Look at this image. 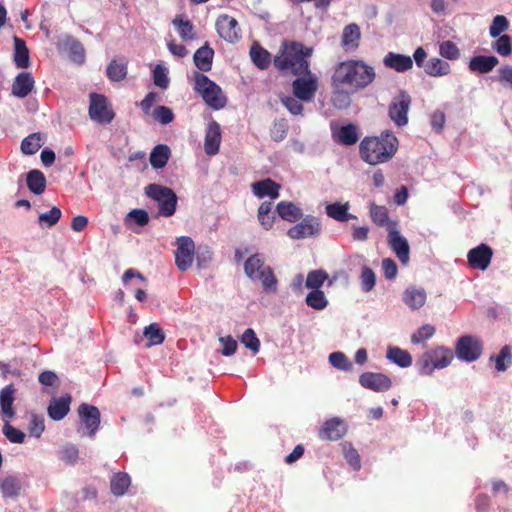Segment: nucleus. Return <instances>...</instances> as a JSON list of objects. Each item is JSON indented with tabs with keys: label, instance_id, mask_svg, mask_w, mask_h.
<instances>
[{
	"label": "nucleus",
	"instance_id": "1",
	"mask_svg": "<svg viewBox=\"0 0 512 512\" xmlns=\"http://www.w3.org/2000/svg\"><path fill=\"white\" fill-rule=\"evenodd\" d=\"M375 69L363 60H346L337 64L332 75L333 84L357 92L368 87L375 79Z\"/></svg>",
	"mask_w": 512,
	"mask_h": 512
},
{
	"label": "nucleus",
	"instance_id": "2",
	"mask_svg": "<svg viewBox=\"0 0 512 512\" xmlns=\"http://www.w3.org/2000/svg\"><path fill=\"white\" fill-rule=\"evenodd\" d=\"M398 139L389 131H384L380 136L364 137L359 145L361 159L370 164L386 163L398 150Z\"/></svg>",
	"mask_w": 512,
	"mask_h": 512
},
{
	"label": "nucleus",
	"instance_id": "3",
	"mask_svg": "<svg viewBox=\"0 0 512 512\" xmlns=\"http://www.w3.org/2000/svg\"><path fill=\"white\" fill-rule=\"evenodd\" d=\"M244 272L249 279L260 281L266 293H275L277 291V278L273 269L265 265L261 254H253L245 261Z\"/></svg>",
	"mask_w": 512,
	"mask_h": 512
},
{
	"label": "nucleus",
	"instance_id": "4",
	"mask_svg": "<svg viewBox=\"0 0 512 512\" xmlns=\"http://www.w3.org/2000/svg\"><path fill=\"white\" fill-rule=\"evenodd\" d=\"M194 90L214 110H220L227 104V97L221 87L201 72L194 73Z\"/></svg>",
	"mask_w": 512,
	"mask_h": 512
},
{
	"label": "nucleus",
	"instance_id": "5",
	"mask_svg": "<svg viewBox=\"0 0 512 512\" xmlns=\"http://www.w3.org/2000/svg\"><path fill=\"white\" fill-rule=\"evenodd\" d=\"M453 359L454 353L450 348L438 346L425 351L417 360V366L421 374L431 375L434 370L450 365Z\"/></svg>",
	"mask_w": 512,
	"mask_h": 512
},
{
	"label": "nucleus",
	"instance_id": "6",
	"mask_svg": "<svg viewBox=\"0 0 512 512\" xmlns=\"http://www.w3.org/2000/svg\"><path fill=\"white\" fill-rule=\"evenodd\" d=\"M146 195L158 203V215L163 217H171L177 208V195L169 187L159 184H149L145 187Z\"/></svg>",
	"mask_w": 512,
	"mask_h": 512
},
{
	"label": "nucleus",
	"instance_id": "7",
	"mask_svg": "<svg viewBox=\"0 0 512 512\" xmlns=\"http://www.w3.org/2000/svg\"><path fill=\"white\" fill-rule=\"evenodd\" d=\"M274 66L283 72H291L299 77L311 74L309 63L302 53L284 50L274 58Z\"/></svg>",
	"mask_w": 512,
	"mask_h": 512
},
{
	"label": "nucleus",
	"instance_id": "8",
	"mask_svg": "<svg viewBox=\"0 0 512 512\" xmlns=\"http://www.w3.org/2000/svg\"><path fill=\"white\" fill-rule=\"evenodd\" d=\"M483 352V343L471 335L461 336L455 345L456 356L465 362L476 361Z\"/></svg>",
	"mask_w": 512,
	"mask_h": 512
},
{
	"label": "nucleus",
	"instance_id": "9",
	"mask_svg": "<svg viewBox=\"0 0 512 512\" xmlns=\"http://www.w3.org/2000/svg\"><path fill=\"white\" fill-rule=\"evenodd\" d=\"M89 104V116L98 123L108 124L114 118L113 110L108 106L107 98L102 94L91 93Z\"/></svg>",
	"mask_w": 512,
	"mask_h": 512
},
{
	"label": "nucleus",
	"instance_id": "10",
	"mask_svg": "<svg viewBox=\"0 0 512 512\" xmlns=\"http://www.w3.org/2000/svg\"><path fill=\"white\" fill-rule=\"evenodd\" d=\"M410 95L402 90L400 93L393 98L389 106V117L398 126H404L408 123V111L411 105Z\"/></svg>",
	"mask_w": 512,
	"mask_h": 512
},
{
	"label": "nucleus",
	"instance_id": "11",
	"mask_svg": "<svg viewBox=\"0 0 512 512\" xmlns=\"http://www.w3.org/2000/svg\"><path fill=\"white\" fill-rule=\"evenodd\" d=\"M294 96L302 102H311L318 90V80L313 74L297 77L292 82Z\"/></svg>",
	"mask_w": 512,
	"mask_h": 512
},
{
	"label": "nucleus",
	"instance_id": "12",
	"mask_svg": "<svg viewBox=\"0 0 512 512\" xmlns=\"http://www.w3.org/2000/svg\"><path fill=\"white\" fill-rule=\"evenodd\" d=\"M195 244L192 238L181 236L177 238L175 264L180 271H187L193 263Z\"/></svg>",
	"mask_w": 512,
	"mask_h": 512
},
{
	"label": "nucleus",
	"instance_id": "13",
	"mask_svg": "<svg viewBox=\"0 0 512 512\" xmlns=\"http://www.w3.org/2000/svg\"><path fill=\"white\" fill-rule=\"evenodd\" d=\"M80 423L87 430L86 435L93 437L100 426V411L96 406L82 403L78 407Z\"/></svg>",
	"mask_w": 512,
	"mask_h": 512
},
{
	"label": "nucleus",
	"instance_id": "14",
	"mask_svg": "<svg viewBox=\"0 0 512 512\" xmlns=\"http://www.w3.org/2000/svg\"><path fill=\"white\" fill-rule=\"evenodd\" d=\"M321 223L318 218L307 215L302 221L289 228L287 235L291 239L313 237L320 233Z\"/></svg>",
	"mask_w": 512,
	"mask_h": 512
},
{
	"label": "nucleus",
	"instance_id": "15",
	"mask_svg": "<svg viewBox=\"0 0 512 512\" xmlns=\"http://www.w3.org/2000/svg\"><path fill=\"white\" fill-rule=\"evenodd\" d=\"M493 257V250L487 244H480L471 249L467 254L468 264L473 269L486 270Z\"/></svg>",
	"mask_w": 512,
	"mask_h": 512
},
{
	"label": "nucleus",
	"instance_id": "16",
	"mask_svg": "<svg viewBox=\"0 0 512 512\" xmlns=\"http://www.w3.org/2000/svg\"><path fill=\"white\" fill-rule=\"evenodd\" d=\"M359 383L362 387L375 391L384 392L391 388V379L383 374L376 372H364L359 377Z\"/></svg>",
	"mask_w": 512,
	"mask_h": 512
},
{
	"label": "nucleus",
	"instance_id": "17",
	"mask_svg": "<svg viewBox=\"0 0 512 512\" xmlns=\"http://www.w3.org/2000/svg\"><path fill=\"white\" fill-rule=\"evenodd\" d=\"M387 241L390 248L395 252L398 259L402 264H407L409 261L410 248L408 241L404 238L398 230L390 228L388 231Z\"/></svg>",
	"mask_w": 512,
	"mask_h": 512
},
{
	"label": "nucleus",
	"instance_id": "18",
	"mask_svg": "<svg viewBox=\"0 0 512 512\" xmlns=\"http://www.w3.org/2000/svg\"><path fill=\"white\" fill-rule=\"evenodd\" d=\"M347 432L345 423L338 419L332 418L324 422L318 432L321 440L337 441L341 439Z\"/></svg>",
	"mask_w": 512,
	"mask_h": 512
},
{
	"label": "nucleus",
	"instance_id": "19",
	"mask_svg": "<svg viewBox=\"0 0 512 512\" xmlns=\"http://www.w3.org/2000/svg\"><path fill=\"white\" fill-rule=\"evenodd\" d=\"M221 143V128L219 123L212 120L208 123L205 133L204 150L209 156L216 155L219 152Z\"/></svg>",
	"mask_w": 512,
	"mask_h": 512
},
{
	"label": "nucleus",
	"instance_id": "20",
	"mask_svg": "<svg viewBox=\"0 0 512 512\" xmlns=\"http://www.w3.org/2000/svg\"><path fill=\"white\" fill-rule=\"evenodd\" d=\"M71 401L70 394L53 397L47 408L48 416L54 421L62 420L70 411Z\"/></svg>",
	"mask_w": 512,
	"mask_h": 512
},
{
	"label": "nucleus",
	"instance_id": "21",
	"mask_svg": "<svg viewBox=\"0 0 512 512\" xmlns=\"http://www.w3.org/2000/svg\"><path fill=\"white\" fill-rule=\"evenodd\" d=\"M281 186L270 178L263 179L252 183L251 189L253 194L258 198L270 197L277 199Z\"/></svg>",
	"mask_w": 512,
	"mask_h": 512
},
{
	"label": "nucleus",
	"instance_id": "22",
	"mask_svg": "<svg viewBox=\"0 0 512 512\" xmlns=\"http://www.w3.org/2000/svg\"><path fill=\"white\" fill-rule=\"evenodd\" d=\"M35 80L31 73L21 72L19 73L12 84V94L18 98H25L33 90Z\"/></svg>",
	"mask_w": 512,
	"mask_h": 512
},
{
	"label": "nucleus",
	"instance_id": "23",
	"mask_svg": "<svg viewBox=\"0 0 512 512\" xmlns=\"http://www.w3.org/2000/svg\"><path fill=\"white\" fill-rule=\"evenodd\" d=\"M383 63L387 68L397 72H406L413 67V59L410 56L394 52L387 53Z\"/></svg>",
	"mask_w": 512,
	"mask_h": 512
},
{
	"label": "nucleus",
	"instance_id": "24",
	"mask_svg": "<svg viewBox=\"0 0 512 512\" xmlns=\"http://www.w3.org/2000/svg\"><path fill=\"white\" fill-rule=\"evenodd\" d=\"M498 63V58L495 56L477 55L470 59L468 67L471 72L485 74L491 72Z\"/></svg>",
	"mask_w": 512,
	"mask_h": 512
},
{
	"label": "nucleus",
	"instance_id": "25",
	"mask_svg": "<svg viewBox=\"0 0 512 512\" xmlns=\"http://www.w3.org/2000/svg\"><path fill=\"white\" fill-rule=\"evenodd\" d=\"M13 61L19 69H27L30 66L29 50L25 41L16 35L14 36Z\"/></svg>",
	"mask_w": 512,
	"mask_h": 512
},
{
	"label": "nucleus",
	"instance_id": "26",
	"mask_svg": "<svg viewBox=\"0 0 512 512\" xmlns=\"http://www.w3.org/2000/svg\"><path fill=\"white\" fill-rule=\"evenodd\" d=\"M15 388L12 384L5 386L0 392V412L7 418L14 417L13 410Z\"/></svg>",
	"mask_w": 512,
	"mask_h": 512
},
{
	"label": "nucleus",
	"instance_id": "27",
	"mask_svg": "<svg viewBox=\"0 0 512 512\" xmlns=\"http://www.w3.org/2000/svg\"><path fill=\"white\" fill-rule=\"evenodd\" d=\"M276 212L287 222H295L302 217L301 209L290 201H280L276 206Z\"/></svg>",
	"mask_w": 512,
	"mask_h": 512
},
{
	"label": "nucleus",
	"instance_id": "28",
	"mask_svg": "<svg viewBox=\"0 0 512 512\" xmlns=\"http://www.w3.org/2000/svg\"><path fill=\"white\" fill-rule=\"evenodd\" d=\"M26 184L35 195H41L46 189V178L42 171L34 169L27 173Z\"/></svg>",
	"mask_w": 512,
	"mask_h": 512
},
{
	"label": "nucleus",
	"instance_id": "29",
	"mask_svg": "<svg viewBox=\"0 0 512 512\" xmlns=\"http://www.w3.org/2000/svg\"><path fill=\"white\" fill-rule=\"evenodd\" d=\"M331 86H332V96L331 102L332 105L337 109H346L351 104L350 93L352 91L348 90V87H338L333 84V78L331 77Z\"/></svg>",
	"mask_w": 512,
	"mask_h": 512
},
{
	"label": "nucleus",
	"instance_id": "30",
	"mask_svg": "<svg viewBox=\"0 0 512 512\" xmlns=\"http://www.w3.org/2000/svg\"><path fill=\"white\" fill-rule=\"evenodd\" d=\"M349 203H339L335 202L326 206L327 215L339 222H347L351 219H356V216L348 213Z\"/></svg>",
	"mask_w": 512,
	"mask_h": 512
},
{
	"label": "nucleus",
	"instance_id": "31",
	"mask_svg": "<svg viewBox=\"0 0 512 512\" xmlns=\"http://www.w3.org/2000/svg\"><path fill=\"white\" fill-rule=\"evenodd\" d=\"M171 155L170 148L165 144L156 145L150 153V164L155 169H161L166 166Z\"/></svg>",
	"mask_w": 512,
	"mask_h": 512
},
{
	"label": "nucleus",
	"instance_id": "32",
	"mask_svg": "<svg viewBox=\"0 0 512 512\" xmlns=\"http://www.w3.org/2000/svg\"><path fill=\"white\" fill-rule=\"evenodd\" d=\"M370 216L372 221L380 227L387 226L390 228H395L397 223L394 221H390L388 209L385 206H379L376 204H371L370 206Z\"/></svg>",
	"mask_w": 512,
	"mask_h": 512
},
{
	"label": "nucleus",
	"instance_id": "33",
	"mask_svg": "<svg viewBox=\"0 0 512 512\" xmlns=\"http://www.w3.org/2000/svg\"><path fill=\"white\" fill-rule=\"evenodd\" d=\"M424 71L429 76L442 77L451 72V66L440 58H431L426 62Z\"/></svg>",
	"mask_w": 512,
	"mask_h": 512
},
{
	"label": "nucleus",
	"instance_id": "34",
	"mask_svg": "<svg viewBox=\"0 0 512 512\" xmlns=\"http://www.w3.org/2000/svg\"><path fill=\"white\" fill-rule=\"evenodd\" d=\"M272 209L273 203L271 201H264L258 207L257 218L265 230H270L275 222L276 216Z\"/></svg>",
	"mask_w": 512,
	"mask_h": 512
},
{
	"label": "nucleus",
	"instance_id": "35",
	"mask_svg": "<svg viewBox=\"0 0 512 512\" xmlns=\"http://www.w3.org/2000/svg\"><path fill=\"white\" fill-rule=\"evenodd\" d=\"M403 301L411 309H419L426 302V292L424 289H407L403 293Z\"/></svg>",
	"mask_w": 512,
	"mask_h": 512
},
{
	"label": "nucleus",
	"instance_id": "36",
	"mask_svg": "<svg viewBox=\"0 0 512 512\" xmlns=\"http://www.w3.org/2000/svg\"><path fill=\"white\" fill-rule=\"evenodd\" d=\"M131 484L130 476L124 472L113 475L110 481V490L114 496H123Z\"/></svg>",
	"mask_w": 512,
	"mask_h": 512
},
{
	"label": "nucleus",
	"instance_id": "37",
	"mask_svg": "<svg viewBox=\"0 0 512 512\" xmlns=\"http://www.w3.org/2000/svg\"><path fill=\"white\" fill-rule=\"evenodd\" d=\"M106 74L111 81L123 80L127 75V61L124 58L113 59L107 66Z\"/></svg>",
	"mask_w": 512,
	"mask_h": 512
},
{
	"label": "nucleus",
	"instance_id": "38",
	"mask_svg": "<svg viewBox=\"0 0 512 512\" xmlns=\"http://www.w3.org/2000/svg\"><path fill=\"white\" fill-rule=\"evenodd\" d=\"M214 52L211 48L203 46L199 48L194 54V63L196 67L203 72H208L212 67Z\"/></svg>",
	"mask_w": 512,
	"mask_h": 512
},
{
	"label": "nucleus",
	"instance_id": "39",
	"mask_svg": "<svg viewBox=\"0 0 512 512\" xmlns=\"http://www.w3.org/2000/svg\"><path fill=\"white\" fill-rule=\"evenodd\" d=\"M250 56L253 63L262 70L268 68L271 63L270 53L257 43L251 46Z\"/></svg>",
	"mask_w": 512,
	"mask_h": 512
},
{
	"label": "nucleus",
	"instance_id": "40",
	"mask_svg": "<svg viewBox=\"0 0 512 512\" xmlns=\"http://www.w3.org/2000/svg\"><path fill=\"white\" fill-rule=\"evenodd\" d=\"M386 356L391 362L401 368H407L412 364L411 355L406 350L399 347H389Z\"/></svg>",
	"mask_w": 512,
	"mask_h": 512
},
{
	"label": "nucleus",
	"instance_id": "41",
	"mask_svg": "<svg viewBox=\"0 0 512 512\" xmlns=\"http://www.w3.org/2000/svg\"><path fill=\"white\" fill-rule=\"evenodd\" d=\"M334 136L339 143L346 146L355 144L359 139L356 126L353 124L342 126L336 133H334Z\"/></svg>",
	"mask_w": 512,
	"mask_h": 512
},
{
	"label": "nucleus",
	"instance_id": "42",
	"mask_svg": "<svg viewBox=\"0 0 512 512\" xmlns=\"http://www.w3.org/2000/svg\"><path fill=\"white\" fill-rule=\"evenodd\" d=\"M0 490L3 497L15 498L20 494V480L15 476H7L1 481Z\"/></svg>",
	"mask_w": 512,
	"mask_h": 512
},
{
	"label": "nucleus",
	"instance_id": "43",
	"mask_svg": "<svg viewBox=\"0 0 512 512\" xmlns=\"http://www.w3.org/2000/svg\"><path fill=\"white\" fill-rule=\"evenodd\" d=\"M65 48L68 52L69 58L77 63L82 64L85 61V50L82 44L74 39H68L65 43Z\"/></svg>",
	"mask_w": 512,
	"mask_h": 512
},
{
	"label": "nucleus",
	"instance_id": "44",
	"mask_svg": "<svg viewBox=\"0 0 512 512\" xmlns=\"http://www.w3.org/2000/svg\"><path fill=\"white\" fill-rule=\"evenodd\" d=\"M41 146V134L32 133L22 140L21 151L25 155H33L41 148Z\"/></svg>",
	"mask_w": 512,
	"mask_h": 512
},
{
	"label": "nucleus",
	"instance_id": "45",
	"mask_svg": "<svg viewBox=\"0 0 512 512\" xmlns=\"http://www.w3.org/2000/svg\"><path fill=\"white\" fill-rule=\"evenodd\" d=\"M143 335L148 340V345H160L165 339L163 330L156 324L152 323L144 329Z\"/></svg>",
	"mask_w": 512,
	"mask_h": 512
},
{
	"label": "nucleus",
	"instance_id": "46",
	"mask_svg": "<svg viewBox=\"0 0 512 512\" xmlns=\"http://www.w3.org/2000/svg\"><path fill=\"white\" fill-rule=\"evenodd\" d=\"M495 361V367L498 371H505L512 364L511 348L505 345L501 348L499 354L490 358Z\"/></svg>",
	"mask_w": 512,
	"mask_h": 512
},
{
	"label": "nucleus",
	"instance_id": "47",
	"mask_svg": "<svg viewBox=\"0 0 512 512\" xmlns=\"http://www.w3.org/2000/svg\"><path fill=\"white\" fill-rule=\"evenodd\" d=\"M328 279V274L322 269L310 271L306 278V287L312 290H320L319 288Z\"/></svg>",
	"mask_w": 512,
	"mask_h": 512
},
{
	"label": "nucleus",
	"instance_id": "48",
	"mask_svg": "<svg viewBox=\"0 0 512 512\" xmlns=\"http://www.w3.org/2000/svg\"><path fill=\"white\" fill-rule=\"evenodd\" d=\"M306 304L316 310H323L328 305V300L323 291L312 290L306 296Z\"/></svg>",
	"mask_w": 512,
	"mask_h": 512
},
{
	"label": "nucleus",
	"instance_id": "49",
	"mask_svg": "<svg viewBox=\"0 0 512 512\" xmlns=\"http://www.w3.org/2000/svg\"><path fill=\"white\" fill-rule=\"evenodd\" d=\"M62 215L61 210L54 206L49 211L40 213L38 216V222L40 226L46 225L52 227L60 220Z\"/></svg>",
	"mask_w": 512,
	"mask_h": 512
},
{
	"label": "nucleus",
	"instance_id": "50",
	"mask_svg": "<svg viewBox=\"0 0 512 512\" xmlns=\"http://www.w3.org/2000/svg\"><path fill=\"white\" fill-rule=\"evenodd\" d=\"M329 362L333 367L342 371H349L352 369V363L342 352H332L329 355Z\"/></svg>",
	"mask_w": 512,
	"mask_h": 512
},
{
	"label": "nucleus",
	"instance_id": "51",
	"mask_svg": "<svg viewBox=\"0 0 512 512\" xmlns=\"http://www.w3.org/2000/svg\"><path fill=\"white\" fill-rule=\"evenodd\" d=\"M439 54L448 60H456L460 56V50L452 41H443L439 46Z\"/></svg>",
	"mask_w": 512,
	"mask_h": 512
},
{
	"label": "nucleus",
	"instance_id": "52",
	"mask_svg": "<svg viewBox=\"0 0 512 512\" xmlns=\"http://www.w3.org/2000/svg\"><path fill=\"white\" fill-rule=\"evenodd\" d=\"M435 327L430 324H425L421 326L414 334L411 336V342L413 344H420L430 339L435 334Z\"/></svg>",
	"mask_w": 512,
	"mask_h": 512
},
{
	"label": "nucleus",
	"instance_id": "53",
	"mask_svg": "<svg viewBox=\"0 0 512 512\" xmlns=\"http://www.w3.org/2000/svg\"><path fill=\"white\" fill-rule=\"evenodd\" d=\"M215 25L217 32H231L235 30L238 22L234 17L222 14L217 18Z\"/></svg>",
	"mask_w": 512,
	"mask_h": 512
},
{
	"label": "nucleus",
	"instance_id": "54",
	"mask_svg": "<svg viewBox=\"0 0 512 512\" xmlns=\"http://www.w3.org/2000/svg\"><path fill=\"white\" fill-rule=\"evenodd\" d=\"M241 342L253 353H257L260 349V341L257 338L254 330L251 328H248L244 331L241 337Z\"/></svg>",
	"mask_w": 512,
	"mask_h": 512
},
{
	"label": "nucleus",
	"instance_id": "55",
	"mask_svg": "<svg viewBox=\"0 0 512 512\" xmlns=\"http://www.w3.org/2000/svg\"><path fill=\"white\" fill-rule=\"evenodd\" d=\"M360 279L361 288L364 292H369L374 288L376 282V275L371 268L364 266L362 268Z\"/></svg>",
	"mask_w": 512,
	"mask_h": 512
},
{
	"label": "nucleus",
	"instance_id": "56",
	"mask_svg": "<svg viewBox=\"0 0 512 512\" xmlns=\"http://www.w3.org/2000/svg\"><path fill=\"white\" fill-rule=\"evenodd\" d=\"M153 117L159 123L166 125L174 120V113L169 107L159 105L154 109Z\"/></svg>",
	"mask_w": 512,
	"mask_h": 512
},
{
	"label": "nucleus",
	"instance_id": "57",
	"mask_svg": "<svg viewBox=\"0 0 512 512\" xmlns=\"http://www.w3.org/2000/svg\"><path fill=\"white\" fill-rule=\"evenodd\" d=\"M344 457L349 465L354 470H359L361 467L360 456L355 448L351 444L345 443L343 445Z\"/></svg>",
	"mask_w": 512,
	"mask_h": 512
},
{
	"label": "nucleus",
	"instance_id": "58",
	"mask_svg": "<svg viewBox=\"0 0 512 512\" xmlns=\"http://www.w3.org/2000/svg\"><path fill=\"white\" fill-rule=\"evenodd\" d=\"M3 434L11 443L20 444L25 440V434L21 430L13 427L8 422H6L3 426Z\"/></svg>",
	"mask_w": 512,
	"mask_h": 512
},
{
	"label": "nucleus",
	"instance_id": "59",
	"mask_svg": "<svg viewBox=\"0 0 512 512\" xmlns=\"http://www.w3.org/2000/svg\"><path fill=\"white\" fill-rule=\"evenodd\" d=\"M281 103L291 114L302 115L304 110L303 105L301 104V100L297 99L295 96L281 97Z\"/></svg>",
	"mask_w": 512,
	"mask_h": 512
},
{
	"label": "nucleus",
	"instance_id": "60",
	"mask_svg": "<svg viewBox=\"0 0 512 512\" xmlns=\"http://www.w3.org/2000/svg\"><path fill=\"white\" fill-rule=\"evenodd\" d=\"M493 48L502 56H509L512 52L511 38L507 34H502L493 44Z\"/></svg>",
	"mask_w": 512,
	"mask_h": 512
},
{
	"label": "nucleus",
	"instance_id": "61",
	"mask_svg": "<svg viewBox=\"0 0 512 512\" xmlns=\"http://www.w3.org/2000/svg\"><path fill=\"white\" fill-rule=\"evenodd\" d=\"M28 429L31 436L39 438L45 429L43 417L37 414H32Z\"/></svg>",
	"mask_w": 512,
	"mask_h": 512
},
{
	"label": "nucleus",
	"instance_id": "62",
	"mask_svg": "<svg viewBox=\"0 0 512 512\" xmlns=\"http://www.w3.org/2000/svg\"><path fill=\"white\" fill-rule=\"evenodd\" d=\"M154 84L162 89H166L169 85L167 69L161 65H157L153 70Z\"/></svg>",
	"mask_w": 512,
	"mask_h": 512
},
{
	"label": "nucleus",
	"instance_id": "63",
	"mask_svg": "<svg viewBox=\"0 0 512 512\" xmlns=\"http://www.w3.org/2000/svg\"><path fill=\"white\" fill-rule=\"evenodd\" d=\"M288 133V126L285 120H280L277 122H274L271 130H270V136L271 138L276 141L280 142L284 140Z\"/></svg>",
	"mask_w": 512,
	"mask_h": 512
},
{
	"label": "nucleus",
	"instance_id": "64",
	"mask_svg": "<svg viewBox=\"0 0 512 512\" xmlns=\"http://www.w3.org/2000/svg\"><path fill=\"white\" fill-rule=\"evenodd\" d=\"M498 82L504 87L512 89V66L504 65L498 69Z\"/></svg>",
	"mask_w": 512,
	"mask_h": 512
}]
</instances>
